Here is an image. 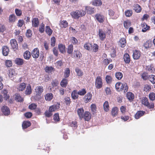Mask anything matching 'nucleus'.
I'll use <instances>...</instances> for the list:
<instances>
[{
	"label": "nucleus",
	"instance_id": "obj_1",
	"mask_svg": "<svg viewBox=\"0 0 155 155\" xmlns=\"http://www.w3.org/2000/svg\"><path fill=\"white\" fill-rule=\"evenodd\" d=\"M70 14L73 18L78 19L79 18L84 16L86 14V12L83 10L80 9L71 12Z\"/></svg>",
	"mask_w": 155,
	"mask_h": 155
},
{
	"label": "nucleus",
	"instance_id": "obj_2",
	"mask_svg": "<svg viewBox=\"0 0 155 155\" xmlns=\"http://www.w3.org/2000/svg\"><path fill=\"white\" fill-rule=\"evenodd\" d=\"M115 87L117 90L119 91L124 90V93L127 92L128 90V87L126 83H117L115 84Z\"/></svg>",
	"mask_w": 155,
	"mask_h": 155
},
{
	"label": "nucleus",
	"instance_id": "obj_3",
	"mask_svg": "<svg viewBox=\"0 0 155 155\" xmlns=\"http://www.w3.org/2000/svg\"><path fill=\"white\" fill-rule=\"evenodd\" d=\"M141 103L143 104L149 108H153L154 107V104L152 102L149 103L148 99L146 97H143L142 99Z\"/></svg>",
	"mask_w": 155,
	"mask_h": 155
},
{
	"label": "nucleus",
	"instance_id": "obj_4",
	"mask_svg": "<svg viewBox=\"0 0 155 155\" xmlns=\"http://www.w3.org/2000/svg\"><path fill=\"white\" fill-rule=\"evenodd\" d=\"M95 85L97 89H100L102 87L103 85V83L101 78L99 76L97 77L95 80Z\"/></svg>",
	"mask_w": 155,
	"mask_h": 155
},
{
	"label": "nucleus",
	"instance_id": "obj_5",
	"mask_svg": "<svg viewBox=\"0 0 155 155\" xmlns=\"http://www.w3.org/2000/svg\"><path fill=\"white\" fill-rule=\"evenodd\" d=\"M95 18L97 21L100 23H103L105 19L104 16L101 13H98L95 15Z\"/></svg>",
	"mask_w": 155,
	"mask_h": 155
},
{
	"label": "nucleus",
	"instance_id": "obj_6",
	"mask_svg": "<svg viewBox=\"0 0 155 155\" xmlns=\"http://www.w3.org/2000/svg\"><path fill=\"white\" fill-rule=\"evenodd\" d=\"M10 44L12 49L15 51L18 48V45L17 41L15 39H11L10 41Z\"/></svg>",
	"mask_w": 155,
	"mask_h": 155
},
{
	"label": "nucleus",
	"instance_id": "obj_7",
	"mask_svg": "<svg viewBox=\"0 0 155 155\" xmlns=\"http://www.w3.org/2000/svg\"><path fill=\"white\" fill-rule=\"evenodd\" d=\"M35 90L36 95L35 97V99L37 100V99H36V96L37 95H40V94H41V93L43 91V89L42 87L38 86L36 87Z\"/></svg>",
	"mask_w": 155,
	"mask_h": 155
},
{
	"label": "nucleus",
	"instance_id": "obj_8",
	"mask_svg": "<svg viewBox=\"0 0 155 155\" xmlns=\"http://www.w3.org/2000/svg\"><path fill=\"white\" fill-rule=\"evenodd\" d=\"M32 56L34 58H38L39 55V51L37 48H35L31 52Z\"/></svg>",
	"mask_w": 155,
	"mask_h": 155
},
{
	"label": "nucleus",
	"instance_id": "obj_9",
	"mask_svg": "<svg viewBox=\"0 0 155 155\" xmlns=\"http://www.w3.org/2000/svg\"><path fill=\"white\" fill-rule=\"evenodd\" d=\"M92 97V94L90 93H88L84 97V101L86 103L89 102L91 99Z\"/></svg>",
	"mask_w": 155,
	"mask_h": 155
},
{
	"label": "nucleus",
	"instance_id": "obj_10",
	"mask_svg": "<svg viewBox=\"0 0 155 155\" xmlns=\"http://www.w3.org/2000/svg\"><path fill=\"white\" fill-rule=\"evenodd\" d=\"M2 111L3 113L5 115H7L10 113V110L9 108L6 106H4L2 107Z\"/></svg>",
	"mask_w": 155,
	"mask_h": 155
},
{
	"label": "nucleus",
	"instance_id": "obj_11",
	"mask_svg": "<svg viewBox=\"0 0 155 155\" xmlns=\"http://www.w3.org/2000/svg\"><path fill=\"white\" fill-rule=\"evenodd\" d=\"M60 104L58 103L54 104L49 107V110L51 112L54 111L59 109L60 107Z\"/></svg>",
	"mask_w": 155,
	"mask_h": 155
},
{
	"label": "nucleus",
	"instance_id": "obj_12",
	"mask_svg": "<svg viewBox=\"0 0 155 155\" xmlns=\"http://www.w3.org/2000/svg\"><path fill=\"white\" fill-rule=\"evenodd\" d=\"M140 56V52L138 50H135L134 51L133 56V58L135 60L138 59Z\"/></svg>",
	"mask_w": 155,
	"mask_h": 155
},
{
	"label": "nucleus",
	"instance_id": "obj_13",
	"mask_svg": "<svg viewBox=\"0 0 155 155\" xmlns=\"http://www.w3.org/2000/svg\"><path fill=\"white\" fill-rule=\"evenodd\" d=\"M145 113V112L144 111L141 110L138 111L135 114V118L136 119H138L140 117L143 116Z\"/></svg>",
	"mask_w": 155,
	"mask_h": 155
},
{
	"label": "nucleus",
	"instance_id": "obj_14",
	"mask_svg": "<svg viewBox=\"0 0 155 155\" xmlns=\"http://www.w3.org/2000/svg\"><path fill=\"white\" fill-rule=\"evenodd\" d=\"M98 35L100 39L102 41L104 40L106 36L104 31L101 29H99L98 30Z\"/></svg>",
	"mask_w": 155,
	"mask_h": 155
},
{
	"label": "nucleus",
	"instance_id": "obj_15",
	"mask_svg": "<svg viewBox=\"0 0 155 155\" xmlns=\"http://www.w3.org/2000/svg\"><path fill=\"white\" fill-rule=\"evenodd\" d=\"M2 52L3 55L5 56L8 55L9 52V49L7 46H4L2 48Z\"/></svg>",
	"mask_w": 155,
	"mask_h": 155
},
{
	"label": "nucleus",
	"instance_id": "obj_16",
	"mask_svg": "<svg viewBox=\"0 0 155 155\" xmlns=\"http://www.w3.org/2000/svg\"><path fill=\"white\" fill-rule=\"evenodd\" d=\"M126 96L127 98L130 101H132L134 97V94L131 92H128L126 94Z\"/></svg>",
	"mask_w": 155,
	"mask_h": 155
},
{
	"label": "nucleus",
	"instance_id": "obj_17",
	"mask_svg": "<svg viewBox=\"0 0 155 155\" xmlns=\"http://www.w3.org/2000/svg\"><path fill=\"white\" fill-rule=\"evenodd\" d=\"M83 115V118L85 120L88 121L91 118V114L89 112H85Z\"/></svg>",
	"mask_w": 155,
	"mask_h": 155
},
{
	"label": "nucleus",
	"instance_id": "obj_18",
	"mask_svg": "<svg viewBox=\"0 0 155 155\" xmlns=\"http://www.w3.org/2000/svg\"><path fill=\"white\" fill-rule=\"evenodd\" d=\"M124 59L125 62L127 64H128L130 61V58L128 54L126 53L124 54Z\"/></svg>",
	"mask_w": 155,
	"mask_h": 155
},
{
	"label": "nucleus",
	"instance_id": "obj_19",
	"mask_svg": "<svg viewBox=\"0 0 155 155\" xmlns=\"http://www.w3.org/2000/svg\"><path fill=\"white\" fill-rule=\"evenodd\" d=\"M32 25L35 27H38L39 25V21L37 18H34L32 21Z\"/></svg>",
	"mask_w": 155,
	"mask_h": 155
},
{
	"label": "nucleus",
	"instance_id": "obj_20",
	"mask_svg": "<svg viewBox=\"0 0 155 155\" xmlns=\"http://www.w3.org/2000/svg\"><path fill=\"white\" fill-rule=\"evenodd\" d=\"M84 110L83 108H80L78 109L77 110L78 114L80 119L83 118Z\"/></svg>",
	"mask_w": 155,
	"mask_h": 155
},
{
	"label": "nucleus",
	"instance_id": "obj_21",
	"mask_svg": "<svg viewBox=\"0 0 155 155\" xmlns=\"http://www.w3.org/2000/svg\"><path fill=\"white\" fill-rule=\"evenodd\" d=\"M119 45L121 48H124L125 46L126 40L124 38H121L119 41Z\"/></svg>",
	"mask_w": 155,
	"mask_h": 155
},
{
	"label": "nucleus",
	"instance_id": "obj_22",
	"mask_svg": "<svg viewBox=\"0 0 155 155\" xmlns=\"http://www.w3.org/2000/svg\"><path fill=\"white\" fill-rule=\"evenodd\" d=\"M58 48L60 51L62 53L65 52V47L64 45L60 44L58 45Z\"/></svg>",
	"mask_w": 155,
	"mask_h": 155
},
{
	"label": "nucleus",
	"instance_id": "obj_23",
	"mask_svg": "<svg viewBox=\"0 0 155 155\" xmlns=\"http://www.w3.org/2000/svg\"><path fill=\"white\" fill-rule=\"evenodd\" d=\"M142 27L143 28L142 31L144 32L147 31V30L149 29L150 26H148L146 23H143L141 25Z\"/></svg>",
	"mask_w": 155,
	"mask_h": 155
},
{
	"label": "nucleus",
	"instance_id": "obj_24",
	"mask_svg": "<svg viewBox=\"0 0 155 155\" xmlns=\"http://www.w3.org/2000/svg\"><path fill=\"white\" fill-rule=\"evenodd\" d=\"M31 87L30 84H29L27 86L26 90L25 91V93L26 94H30L31 93Z\"/></svg>",
	"mask_w": 155,
	"mask_h": 155
},
{
	"label": "nucleus",
	"instance_id": "obj_25",
	"mask_svg": "<svg viewBox=\"0 0 155 155\" xmlns=\"http://www.w3.org/2000/svg\"><path fill=\"white\" fill-rule=\"evenodd\" d=\"M31 56V53L28 51H26L24 54V58L26 59H29Z\"/></svg>",
	"mask_w": 155,
	"mask_h": 155
},
{
	"label": "nucleus",
	"instance_id": "obj_26",
	"mask_svg": "<svg viewBox=\"0 0 155 155\" xmlns=\"http://www.w3.org/2000/svg\"><path fill=\"white\" fill-rule=\"evenodd\" d=\"M78 94L77 90H74L71 93V97L73 99H75L78 97Z\"/></svg>",
	"mask_w": 155,
	"mask_h": 155
},
{
	"label": "nucleus",
	"instance_id": "obj_27",
	"mask_svg": "<svg viewBox=\"0 0 155 155\" xmlns=\"http://www.w3.org/2000/svg\"><path fill=\"white\" fill-rule=\"evenodd\" d=\"M31 125V124L29 121H25L22 124V126L23 129L29 127Z\"/></svg>",
	"mask_w": 155,
	"mask_h": 155
},
{
	"label": "nucleus",
	"instance_id": "obj_28",
	"mask_svg": "<svg viewBox=\"0 0 155 155\" xmlns=\"http://www.w3.org/2000/svg\"><path fill=\"white\" fill-rule=\"evenodd\" d=\"M26 85L24 83H22L21 84L18 88V90L19 91H22L24 90L25 88Z\"/></svg>",
	"mask_w": 155,
	"mask_h": 155
},
{
	"label": "nucleus",
	"instance_id": "obj_29",
	"mask_svg": "<svg viewBox=\"0 0 155 155\" xmlns=\"http://www.w3.org/2000/svg\"><path fill=\"white\" fill-rule=\"evenodd\" d=\"M118 110L117 107H114L111 111V114L113 116H115L117 115L118 114Z\"/></svg>",
	"mask_w": 155,
	"mask_h": 155
},
{
	"label": "nucleus",
	"instance_id": "obj_30",
	"mask_svg": "<svg viewBox=\"0 0 155 155\" xmlns=\"http://www.w3.org/2000/svg\"><path fill=\"white\" fill-rule=\"evenodd\" d=\"M84 48L88 50L92 49V45L90 43H86L84 46Z\"/></svg>",
	"mask_w": 155,
	"mask_h": 155
},
{
	"label": "nucleus",
	"instance_id": "obj_31",
	"mask_svg": "<svg viewBox=\"0 0 155 155\" xmlns=\"http://www.w3.org/2000/svg\"><path fill=\"white\" fill-rule=\"evenodd\" d=\"M68 84V81L67 79L64 78L60 83L61 86L63 87H66Z\"/></svg>",
	"mask_w": 155,
	"mask_h": 155
},
{
	"label": "nucleus",
	"instance_id": "obj_32",
	"mask_svg": "<svg viewBox=\"0 0 155 155\" xmlns=\"http://www.w3.org/2000/svg\"><path fill=\"white\" fill-rule=\"evenodd\" d=\"M53 97V96L52 94L48 93L46 95L45 98L46 100L50 101L52 99Z\"/></svg>",
	"mask_w": 155,
	"mask_h": 155
},
{
	"label": "nucleus",
	"instance_id": "obj_33",
	"mask_svg": "<svg viewBox=\"0 0 155 155\" xmlns=\"http://www.w3.org/2000/svg\"><path fill=\"white\" fill-rule=\"evenodd\" d=\"M15 61V63L18 65H21L23 63V60L20 58H16Z\"/></svg>",
	"mask_w": 155,
	"mask_h": 155
},
{
	"label": "nucleus",
	"instance_id": "obj_34",
	"mask_svg": "<svg viewBox=\"0 0 155 155\" xmlns=\"http://www.w3.org/2000/svg\"><path fill=\"white\" fill-rule=\"evenodd\" d=\"M102 4V2L100 0H95L93 1L92 3L93 5L96 6H99Z\"/></svg>",
	"mask_w": 155,
	"mask_h": 155
},
{
	"label": "nucleus",
	"instance_id": "obj_35",
	"mask_svg": "<svg viewBox=\"0 0 155 155\" xmlns=\"http://www.w3.org/2000/svg\"><path fill=\"white\" fill-rule=\"evenodd\" d=\"M73 50V46L71 44L70 45L68 46L67 48V52L68 54H71L72 53Z\"/></svg>",
	"mask_w": 155,
	"mask_h": 155
},
{
	"label": "nucleus",
	"instance_id": "obj_36",
	"mask_svg": "<svg viewBox=\"0 0 155 155\" xmlns=\"http://www.w3.org/2000/svg\"><path fill=\"white\" fill-rule=\"evenodd\" d=\"M104 109L105 111H108L109 110V106L108 102L107 101H105L103 104Z\"/></svg>",
	"mask_w": 155,
	"mask_h": 155
},
{
	"label": "nucleus",
	"instance_id": "obj_37",
	"mask_svg": "<svg viewBox=\"0 0 155 155\" xmlns=\"http://www.w3.org/2000/svg\"><path fill=\"white\" fill-rule=\"evenodd\" d=\"M54 69V68L51 66H46L45 68V71L47 73H51Z\"/></svg>",
	"mask_w": 155,
	"mask_h": 155
},
{
	"label": "nucleus",
	"instance_id": "obj_38",
	"mask_svg": "<svg viewBox=\"0 0 155 155\" xmlns=\"http://www.w3.org/2000/svg\"><path fill=\"white\" fill-rule=\"evenodd\" d=\"M16 20L15 15L14 14L11 15L9 17V21L11 22H14Z\"/></svg>",
	"mask_w": 155,
	"mask_h": 155
},
{
	"label": "nucleus",
	"instance_id": "obj_39",
	"mask_svg": "<svg viewBox=\"0 0 155 155\" xmlns=\"http://www.w3.org/2000/svg\"><path fill=\"white\" fill-rule=\"evenodd\" d=\"M45 31L49 35H51L52 33V30L50 28L49 26H47L46 27Z\"/></svg>",
	"mask_w": 155,
	"mask_h": 155
},
{
	"label": "nucleus",
	"instance_id": "obj_40",
	"mask_svg": "<svg viewBox=\"0 0 155 155\" xmlns=\"http://www.w3.org/2000/svg\"><path fill=\"white\" fill-rule=\"evenodd\" d=\"M68 25V23L66 21H62L60 23V26L61 28H66Z\"/></svg>",
	"mask_w": 155,
	"mask_h": 155
},
{
	"label": "nucleus",
	"instance_id": "obj_41",
	"mask_svg": "<svg viewBox=\"0 0 155 155\" xmlns=\"http://www.w3.org/2000/svg\"><path fill=\"white\" fill-rule=\"evenodd\" d=\"M16 75V74L14 69H11L9 71L8 75L10 77L12 78Z\"/></svg>",
	"mask_w": 155,
	"mask_h": 155
},
{
	"label": "nucleus",
	"instance_id": "obj_42",
	"mask_svg": "<svg viewBox=\"0 0 155 155\" xmlns=\"http://www.w3.org/2000/svg\"><path fill=\"white\" fill-rule=\"evenodd\" d=\"M149 80L153 84L155 83V76L151 74L149 75Z\"/></svg>",
	"mask_w": 155,
	"mask_h": 155
},
{
	"label": "nucleus",
	"instance_id": "obj_43",
	"mask_svg": "<svg viewBox=\"0 0 155 155\" xmlns=\"http://www.w3.org/2000/svg\"><path fill=\"white\" fill-rule=\"evenodd\" d=\"M151 42L149 41H147L143 44V46L146 49L149 48L151 46Z\"/></svg>",
	"mask_w": 155,
	"mask_h": 155
},
{
	"label": "nucleus",
	"instance_id": "obj_44",
	"mask_svg": "<svg viewBox=\"0 0 155 155\" xmlns=\"http://www.w3.org/2000/svg\"><path fill=\"white\" fill-rule=\"evenodd\" d=\"M125 16L127 17H129L131 16L133 14L132 10H127L126 11L124 12Z\"/></svg>",
	"mask_w": 155,
	"mask_h": 155
},
{
	"label": "nucleus",
	"instance_id": "obj_45",
	"mask_svg": "<svg viewBox=\"0 0 155 155\" xmlns=\"http://www.w3.org/2000/svg\"><path fill=\"white\" fill-rule=\"evenodd\" d=\"M15 100L18 102H22L23 100V98L20 95L18 94L15 95Z\"/></svg>",
	"mask_w": 155,
	"mask_h": 155
},
{
	"label": "nucleus",
	"instance_id": "obj_46",
	"mask_svg": "<svg viewBox=\"0 0 155 155\" xmlns=\"http://www.w3.org/2000/svg\"><path fill=\"white\" fill-rule=\"evenodd\" d=\"M78 95L81 96L84 95L86 93V91L85 89H82L79 90L78 91Z\"/></svg>",
	"mask_w": 155,
	"mask_h": 155
},
{
	"label": "nucleus",
	"instance_id": "obj_47",
	"mask_svg": "<svg viewBox=\"0 0 155 155\" xmlns=\"http://www.w3.org/2000/svg\"><path fill=\"white\" fill-rule=\"evenodd\" d=\"M114 14V12L112 10L110 9L108 10L109 15L113 19H115L117 18V17H113Z\"/></svg>",
	"mask_w": 155,
	"mask_h": 155
},
{
	"label": "nucleus",
	"instance_id": "obj_48",
	"mask_svg": "<svg viewBox=\"0 0 155 155\" xmlns=\"http://www.w3.org/2000/svg\"><path fill=\"white\" fill-rule=\"evenodd\" d=\"M124 27L127 29L130 26L131 23L129 21H125L124 23Z\"/></svg>",
	"mask_w": 155,
	"mask_h": 155
},
{
	"label": "nucleus",
	"instance_id": "obj_49",
	"mask_svg": "<svg viewBox=\"0 0 155 155\" xmlns=\"http://www.w3.org/2000/svg\"><path fill=\"white\" fill-rule=\"evenodd\" d=\"M44 29L45 25L43 23H42L40 25L39 29V31L41 33H43L44 31Z\"/></svg>",
	"mask_w": 155,
	"mask_h": 155
},
{
	"label": "nucleus",
	"instance_id": "obj_50",
	"mask_svg": "<svg viewBox=\"0 0 155 155\" xmlns=\"http://www.w3.org/2000/svg\"><path fill=\"white\" fill-rule=\"evenodd\" d=\"M70 73V71L68 68H66L65 71L64 72V77L66 78L68 77L69 76Z\"/></svg>",
	"mask_w": 155,
	"mask_h": 155
},
{
	"label": "nucleus",
	"instance_id": "obj_51",
	"mask_svg": "<svg viewBox=\"0 0 155 155\" xmlns=\"http://www.w3.org/2000/svg\"><path fill=\"white\" fill-rule=\"evenodd\" d=\"M74 54H75L76 57L79 58H80L82 56L80 52L77 50H74Z\"/></svg>",
	"mask_w": 155,
	"mask_h": 155
},
{
	"label": "nucleus",
	"instance_id": "obj_52",
	"mask_svg": "<svg viewBox=\"0 0 155 155\" xmlns=\"http://www.w3.org/2000/svg\"><path fill=\"white\" fill-rule=\"evenodd\" d=\"M134 10L137 12H139L141 10L140 6L138 4H136L134 7Z\"/></svg>",
	"mask_w": 155,
	"mask_h": 155
},
{
	"label": "nucleus",
	"instance_id": "obj_53",
	"mask_svg": "<svg viewBox=\"0 0 155 155\" xmlns=\"http://www.w3.org/2000/svg\"><path fill=\"white\" fill-rule=\"evenodd\" d=\"M142 78L144 80H146L147 79L149 78V75L147 73H143L141 75Z\"/></svg>",
	"mask_w": 155,
	"mask_h": 155
},
{
	"label": "nucleus",
	"instance_id": "obj_54",
	"mask_svg": "<svg viewBox=\"0 0 155 155\" xmlns=\"http://www.w3.org/2000/svg\"><path fill=\"white\" fill-rule=\"evenodd\" d=\"M116 77L118 80L121 79L123 77L122 74L120 72H117L115 74Z\"/></svg>",
	"mask_w": 155,
	"mask_h": 155
},
{
	"label": "nucleus",
	"instance_id": "obj_55",
	"mask_svg": "<svg viewBox=\"0 0 155 155\" xmlns=\"http://www.w3.org/2000/svg\"><path fill=\"white\" fill-rule=\"evenodd\" d=\"M149 97L151 100H154L155 99V94L153 92L150 93L149 94Z\"/></svg>",
	"mask_w": 155,
	"mask_h": 155
},
{
	"label": "nucleus",
	"instance_id": "obj_56",
	"mask_svg": "<svg viewBox=\"0 0 155 155\" xmlns=\"http://www.w3.org/2000/svg\"><path fill=\"white\" fill-rule=\"evenodd\" d=\"M55 38L54 37H53L51 38V45L52 47H53L55 46Z\"/></svg>",
	"mask_w": 155,
	"mask_h": 155
},
{
	"label": "nucleus",
	"instance_id": "obj_57",
	"mask_svg": "<svg viewBox=\"0 0 155 155\" xmlns=\"http://www.w3.org/2000/svg\"><path fill=\"white\" fill-rule=\"evenodd\" d=\"M98 45L96 44H94L92 45V49L93 51L94 52H97L98 49Z\"/></svg>",
	"mask_w": 155,
	"mask_h": 155
},
{
	"label": "nucleus",
	"instance_id": "obj_58",
	"mask_svg": "<svg viewBox=\"0 0 155 155\" xmlns=\"http://www.w3.org/2000/svg\"><path fill=\"white\" fill-rule=\"evenodd\" d=\"M53 119L55 121H58L59 120V117L58 114L56 113L54 115Z\"/></svg>",
	"mask_w": 155,
	"mask_h": 155
},
{
	"label": "nucleus",
	"instance_id": "obj_59",
	"mask_svg": "<svg viewBox=\"0 0 155 155\" xmlns=\"http://www.w3.org/2000/svg\"><path fill=\"white\" fill-rule=\"evenodd\" d=\"M85 10L87 11V12H88L89 14L92 13L93 11V9L90 7L86 6L85 7Z\"/></svg>",
	"mask_w": 155,
	"mask_h": 155
},
{
	"label": "nucleus",
	"instance_id": "obj_60",
	"mask_svg": "<svg viewBox=\"0 0 155 155\" xmlns=\"http://www.w3.org/2000/svg\"><path fill=\"white\" fill-rule=\"evenodd\" d=\"M151 89V86L147 84L145 85L144 87V90L146 92L149 91Z\"/></svg>",
	"mask_w": 155,
	"mask_h": 155
},
{
	"label": "nucleus",
	"instance_id": "obj_61",
	"mask_svg": "<svg viewBox=\"0 0 155 155\" xmlns=\"http://www.w3.org/2000/svg\"><path fill=\"white\" fill-rule=\"evenodd\" d=\"M45 114L46 117H49L52 115V112L50 111L49 110L48 111L47 110L45 111Z\"/></svg>",
	"mask_w": 155,
	"mask_h": 155
},
{
	"label": "nucleus",
	"instance_id": "obj_62",
	"mask_svg": "<svg viewBox=\"0 0 155 155\" xmlns=\"http://www.w3.org/2000/svg\"><path fill=\"white\" fill-rule=\"evenodd\" d=\"M75 71L76 72L77 75L78 76H81L82 75V74H83L82 72H81V71L80 69H79V68H76L75 69Z\"/></svg>",
	"mask_w": 155,
	"mask_h": 155
},
{
	"label": "nucleus",
	"instance_id": "obj_63",
	"mask_svg": "<svg viewBox=\"0 0 155 155\" xmlns=\"http://www.w3.org/2000/svg\"><path fill=\"white\" fill-rule=\"evenodd\" d=\"M70 125L74 129H76L77 127V123L75 121H73L70 123Z\"/></svg>",
	"mask_w": 155,
	"mask_h": 155
},
{
	"label": "nucleus",
	"instance_id": "obj_64",
	"mask_svg": "<svg viewBox=\"0 0 155 155\" xmlns=\"http://www.w3.org/2000/svg\"><path fill=\"white\" fill-rule=\"evenodd\" d=\"M120 110L123 114H124L126 112V107L124 106H122L120 107Z\"/></svg>",
	"mask_w": 155,
	"mask_h": 155
}]
</instances>
